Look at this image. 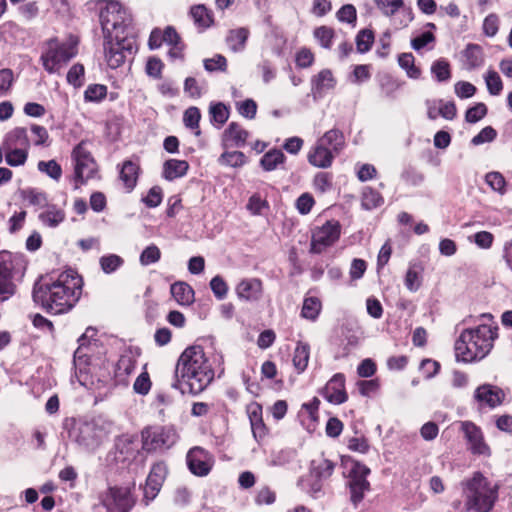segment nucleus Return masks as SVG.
Listing matches in <instances>:
<instances>
[{
    "instance_id": "41",
    "label": "nucleus",
    "mask_w": 512,
    "mask_h": 512,
    "mask_svg": "<svg viewBox=\"0 0 512 512\" xmlns=\"http://www.w3.org/2000/svg\"><path fill=\"white\" fill-rule=\"evenodd\" d=\"M28 157L25 148H8L5 154L6 163L12 167L24 165Z\"/></svg>"
},
{
    "instance_id": "8",
    "label": "nucleus",
    "mask_w": 512,
    "mask_h": 512,
    "mask_svg": "<svg viewBox=\"0 0 512 512\" xmlns=\"http://www.w3.org/2000/svg\"><path fill=\"white\" fill-rule=\"evenodd\" d=\"M99 17L103 31L122 29L124 32L132 24V16L122 2H106Z\"/></svg>"
},
{
    "instance_id": "20",
    "label": "nucleus",
    "mask_w": 512,
    "mask_h": 512,
    "mask_svg": "<svg viewBox=\"0 0 512 512\" xmlns=\"http://www.w3.org/2000/svg\"><path fill=\"white\" fill-rule=\"evenodd\" d=\"M335 155L337 154L333 153V150H330L329 147H324L317 142L308 154V161L315 167L328 168L331 166Z\"/></svg>"
},
{
    "instance_id": "9",
    "label": "nucleus",
    "mask_w": 512,
    "mask_h": 512,
    "mask_svg": "<svg viewBox=\"0 0 512 512\" xmlns=\"http://www.w3.org/2000/svg\"><path fill=\"white\" fill-rule=\"evenodd\" d=\"M74 161V179L79 184H84L87 180L94 177L97 172V164L90 151L85 147L84 142H80L72 151Z\"/></svg>"
},
{
    "instance_id": "11",
    "label": "nucleus",
    "mask_w": 512,
    "mask_h": 512,
    "mask_svg": "<svg viewBox=\"0 0 512 512\" xmlns=\"http://www.w3.org/2000/svg\"><path fill=\"white\" fill-rule=\"evenodd\" d=\"M370 469L359 462H355L349 472L348 487L350 490V500L354 507L364 499L365 493L370 490V483L367 476Z\"/></svg>"
},
{
    "instance_id": "35",
    "label": "nucleus",
    "mask_w": 512,
    "mask_h": 512,
    "mask_svg": "<svg viewBox=\"0 0 512 512\" xmlns=\"http://www.w3.org/2000/svg\"><path fill=\"white\" fill-rule=\"evenodd\" d=\"M285 158L286 157L281 150L273 149L262 156L260 165L265 171H273L279 164L284 162Z\"/></svg>"
},
{
    "instance_id": "12",
    "label": "nucleus",
    "mask_w": 512,
    "mask_h": 512,
    "mask_svg": "<svg viewBox=\"0 0 512 512\" xmlns=\"http://www.w3.org/2000/svg\"><path fill=\"white\" fill-rule=\"evenodd\" d=\"M341 227L337 221H327L312 232L310 252L320 254L332 246L340 237Z\"/></svg>"
},
{
    "instance_id": "24",
    "label": "nucleus",
    "mask_w": 512,
    "mask_h": 512,
    "mask_svg": "<svg viewBox=\"0 0 512 512\" xmlns=\"http://www.w3.org/2000/svg\"><path fill=\"white\" fill-rule=\"evenodd\" d=\"M170 292L179 305L189 306L194 302V290L185 282L172 284Z\"/></svg>"
},
{
    "instance_id": "63",
    "label": "nucleus",
    "mask_w": 512,
    "mask_h": 512,
    "mask_svg": "<svg viewBox=\"0 0 512 512\" xmlns=\"http://www.w3.org/2000/svg\"><path fill=\"white\" fill-rule=\"evenodd\" d=\"M143 202L149 208H155L162 202V190L159 186L152 187L146 197L143 198Z\"/></svg>"
},
{
    "instance_id": "33",
    "label": "nucleus",
    "mask_w": 512,
    "mask_h": 512,
    "mask_svg": "<svg viewBox=\"0 0 512 512\" xmlns=\"http://www.w3.org/2000/svg\"><path fill=\"white\" fill-rule=\"evenodd\" d=\"M310 347L306 343L298 342L293 355V365L298 373H302L308 365Z\"/></svg>"
},
{
    "instance_id": "39",
    "label": "nucleus",
    "mask_w": 512,
    "mask_h": 512,
    "mask_svg": "<svg viewBox=\"0 0 512 512\" xmlns=\"http://www.w3.org/2000/svg\"><path fill=\"white\" fill-rule=\"evenodd\" d=\"M382 203L383 198L378 191L369 187L363 190L361 204L364 209L372 210L380 206Z\"/></svg>"
},
{
    "instance_id": "15",
    "label": "nucleus",
    "mask_w": 512,
    "mask_h": 512,
    "mask_svg": "<svg viewBox=\"0 0 512 512\" xmlns=\"http://www.w3.org/2000/svg\"><path fill=\"white\" fill-rule=\"evenodd\" d=\"M166 474L167 468L164 463L158 462L152 466L144 487V499L146 500V504L157 496Z\"/></svg>"
},
{
    "instance_id": "40",
    "label": "nucleus",
    "mask_w": 512,
    "mask_h": 512,
    "mask_svg": "<svg viewBox=\"0 0 512 512\" xmlns=\"http://www.w3.org/2000/svg\"><path fill=\"white\" fill-rule=\"evenodd\" d=\"M219 163L222 165H227L233 168L242 167L245 165L247 159L243 152L241 151H231V152H224L219 157Z\"/></svg>"
},
{
    "instance_id": "64",
    "label": "nucleus",
    "mask_w": 512,
    "mask_h": 512,
    "mask_svg": "<svg viewBox=\"0 0 512 512\" xmlns=\"http://www.w3.org/2000/svg\"><path fill=\"white\" fill-rule=\"evenodd\" d=\"M474 243L481 249H489L493 245L494 236L488 231H480L473 235Z\"/></svg>"
},
{
    "instance_id": "36",
    "label": "nucleus",
    "mask_w": 512,
    "mask_h": 512,
    "mask_svg": "<svg viewBox=\"0 0 512 512\" xmlns=\"http://www.w3.org/2000/svg\"><path fill=\"white\" fill-rule=\"evenodd\" d=\"M104 49L105 58L110 68L116 69L125 62L127 56L124 55L123 52L119 51L117 47L113 46V44L107 42Z\"/></svg>"
},
{
    "instance_id": "58",
    "label": "nucleus",
    "mask_w": 512,
    "mask_h": 512,
    "mask_svg": "<svg viewBox=\"0 0 512 512\" xmlns=\"http://www.w3.org/2000/svg\"><path fill=\"white\" fill-rule=\"evenodd\" d=\"M201 119L200 111L197 107H189L183 116V121L186 127L190 129H197Z\"/></svg>"
},
{
    "instance_id": "47",
    "label": "nucleus",
    "mask_w": 512,
    "mask_h": 512,
    "mask_svg": "<svg viewBox=\"0 0 512 512\" xmlns=\"http://www.w3.org/2000/svg\"><path fill=\"white\" fill-rule=\"evenodd\" d=\"M160 257V249L155 244H151L142 251L139 257V261L141 265L148 266L158 262L160 260Z\"/></svg>"
},
{
    "instance_id": "51",
    "label": "nucleus",
    "mask_w": 512,
    "mask_h": 512,
    "mask_svg": "<svg viewBox=\"0 0 512 512\" xmlns=\"http://www.w3.org/2000/svg\"><path fill=\"white\" fill-rule=\"evenodd\" d=\"M32 142L35 146H47L49 134L44 126L32 124L30 127Z\"/></svg>"
},
{
    "instance_id": "49",
    "label": "nucleus",
    "mask_w": 512,
    "mask_h": 512,
    "mask_svg": "<svg viewBox=\"0 0 512 512\" xmlns=\"http://www.w3.org/2000/svg\"><path fill=\"white\" fill-rule=\"evenodd\" d=\"M485 82L491 95H499L501 93L503 84L499 74L496 71H488L485 76Z\"/></svg>"
},
{
    "instance_id": "1",
    "label": "nucleus",
    "mask_w": 512,
    "mask_h": 512,
    "mask_svg": "<svg viewBox=\"0 0 512 512\" xmlns=\"http://www.w3.org/2000/svg\"><path fill=\"white\" fill-rule=\"evenodd\" d=\"M82 279L74 270H67L51 282L36 283L33 300L48 313L58 315L69 311L79 300Z\"/></svg>"
},
{
    "instance_id": "59",
    "label": "nucleus",
    "mask_w": 512,
    "mask_h": 512,
    "mask_svg": "<svg viewBox=\"0 0 512 512\" xmlns=\"http://www.w3.org/2000/svg\"><path fill=\"white\" fill-rule=\"evenodd\" d=\"M136 367L135 360L130 356H121L117 362L116 369L119 376L131 374Z\"/></svg>"
},
{
    "instance_id": "4",
    "label": "nucleus",
    "mask_w": 512,
    "mask_h": 512,
    "mask_svg": "<svg viewBox=\"0 0 512 512\" xmlns=\"http://www.w3.org/2000/svg\"><path fill=\"white\" fill-rule=\"evenodd\" d=\"M461 488L466 512H490L498 499L499 486L478 471L464 479Z\"/></svg>"
},
{
    "instance_id": "60",
    "label": "nucleus",
    "mask_w": 512,
    "mask_h": 512,
    "mask_svg": "<svg viewBox=\"0 0 512 512\" xmlns=\"http://www.w3.org/2000/svg\"><path fill=\"white\" fill-rule=\"evenodd\" d=\"M133 389L140 395H146L151 389V380L147 372L141 373L133 384Z\"/></svg>"
},
{
    "instance_id": "5",
    "label": "nucleus",
    "mask_w": 512,
    "mask_h": 512,
    "mask_svg": "<svg viewBox=\"0 0 512 512\" xmlns=\"http://www.w3.org/2000/svg\"><path fill=\"white\" fill-rule=\"evenodd\" d=\"M69 438L81 449L94 452L107 439L110 424L101 417L72 419Z\"/></svg>"
},
{
    "instance_id": "54",
    "label": "nucleus",
    "mask_w": 512,
    "mask_h": 512,
    "mask_svg": "<svg viewBox=\"0 0 512 512\" xmlns=\"http://www.w3.org/2000/svg\"><path fill=\"white\" fill-rule=\"evenodd\" d=\"M204 68L208 72L225 71L227 68V60L224 56L217 54L213 58H208L203 61Z\"/></svg>"
},
{
    "instance_id": "10",
    "label": "nucleus",
    "mask_w": 512,
    "mask_h": 512,
    "mask_svg": "<svg viewBox=\"0 0 512 512\" xmlns=\"http://www.w3.org/2000/svg\"><path fill=\"white\" fill-rule=\"evenodd\" d=\"M106 512H130L134 506L130 490L126 487H109L99 495Z\"/></svg>"
},
{
    "instance_id": "3",
    "label": "nucleus",
    "mask_w": 512,
    "mask_h": 512,
    "mask_svg": "<svg viewBox=\"0 0 512 512\" xmlns=\"http://www.w3.org/2000/svg\"><path fill=\"white\" fill-rule=\"evenodd\" d=\"M497 336V327L489 325L465 329L455 342L457 360L472 362L483 359L493 348V342Z\"/></svg>"
},
{
    "instance_id": "44",
    "label": "nucleus",
    "mask_w": 512,
    "mask_h": 512,
    "mask_svg": "<svg viewBox=\"0 0 512 512\" xmlns=\"http://www.w3.org/2000/svg\"><path fill=\"white\" fill-rule=\"evenodd\" d=\"M113 46L117 47L119 51L123 52L126 56H131L136 51L135 39L128 35L120 37L115 36V41H109Z\"/></svg>"
},
{
    "instance_id": "50",
    "label": "nucleus",
    "mask_w": 512,
    "mask_h": 512,
    "mask_svg": "<svg viewBox=\"0 0 512 512\" xmlns=\"http://www.w3.org/2000/svg\"><path fill=\"white\" fill-rule=\"evenodd\" d=\"M465 56L470 68L479 67L482 62L481 48L475 44H469L465 50Z\"/></svg>"
},
{
    "instance_id": "32",
    "label": "nucleus",
    "mask_w": 512,
    "mask_h": 512,
    "mask_svg": "<svg viewBox=\"0 0 512 512\" xmlns=\"http://www.w3.org/2000/svg\"><path fill=\"white\" fill-rule=\"evenodd\" d=\"M190 14L194 23L202 29L208 28L213 23L212 14L203 4L195 5L191 8Z\"/></svg>"
},
{
    "instance_id": "23",
    "label": "nucleus",
    "mask_w": 512,
    "mask_h": 512,
    "mask_svg": "<svg viewBox=\"0 0 512 512\" xmlns=\"http://www.w3.org/2000/svg\"><path fill=\"white\" fill-rule=\"evenodd\" d=\"M189 169V164L185 160L169 159L163 164V177L168 181H173L183 177Z\"/></svg>"
},
{
    "instance_id": "21",
    "label": "nucleus",
    "mask_w": 512,
    "mask_h": 512,
    "mask_svg": "<svg viewBox=\"0 0 512 512\" xmlns=\"http://www.w3.org/2000/svg\"><path fill=\"white\" fill-rule=\"evenodd\" d=\"M336 80L333 77L331 70L323 69L312 79V92L314 97L322 96V94L330 89H333Z\"/></svg>"
},
{
    "instance_id": "16",
    "label": "nucleus",
    "mask_w": 512,
    "mask_h": 512,
    "mask_svg": "<svg viewBox=\"0 0 512 512\" xmlns=\"http://www.w3.org/2000/svg\"><path fill=\"white\" fill-rule=\"evenodd\" d=\"M323 397L332 404L339 405L347 401L345 391V377L341 373L335 374L322 390Z\"/></svg>"
},
{
    "instance_id": "56",
    "label": "nucleus",
    "mask_w": 512,
    "mask_h": 512,
    "mask_svg": "<svg viewBox=\"0 0 512 512\" xmlns=\"http://www.w3.org/2000/svg\"><path fill=\"white\" fill-rule=\"evenodd\" d=\"M210 288H211L212 292L214 293L215 297L219 300L224 299L228 292V286H227L226 282L219 275H216L215 277H213L211 279Z\"/></svg>"
},
{
    "instance_id": "62",
    "label": "nucleus",
    "mask_w": 512,
    "mask_h": 512,
    "mask_svg": "<svg viewBox=\"0 0 512 512\" xmlns=\"http://www.w3.org/2000/svg\"><path fill=\"white\" fill-rule=\"evenodd\" d=\"M405 286L411 291L415 292L420 287L419 271L415 266H410L405 276Z\"/></svg>"
},
{
    "instance_id": "46",
    "label": "nucleus",
    "mask_w": 512,
    "mask_h": 512,
    "mask_svg": "<svg viewBox=\"0 0 512 512\" xmlns=\"http://www.w3.org/2000/svg\"><path fill=\"white\" fill-rule=\"evenodd\" d=\"M38 170L45 173L50 178L58 181L62 175L61 166L55 160L39 161L37 164Z\"/></svg>"
},
{
    "instance_id": "25",
    "label": "nucleus",
    "mask_w": 512,
    "mask_h": 512,
    "mask_svg": "<svg viewBox=\"0 0 512 512\" xmlns=\"http://www.w3.org/2000/svg\"><path fill=\"white\" fill-rule=\"evenodd\" d=\"M139 170V166L130 160H127L123 163L119 178L123 182L128 192L132 191L136 186Z\"/></svg>"
},
{
    "instance_id": "26",
    "label": "nucleus",
    "mask_w": 512,
    "mask_h": 512,
    "mask_svg": "<svg viewBox=\"0 0 512 512\" xmlns=\"http://www.w3.org/2000/svg\"><path fill=\"white\" fill-rule=\"evenodd\" d=\"M317 142L324 147H329L336 154L342 150L345 144L343 133L338 129L327 131Z\"/></svg>"
},
{
    "instance_id": "2",
    "label": "nucleus",
    "mask_w": 512,
    "mask_h": 512,
    "mask_svg": "<svg viewBox=\"0 0 512 512\" xmlns=\"http://www.w3.org/2000/svg\"><path fill=\"white\" fill-rule=\"evenodd\" d=\"M173 388L197 395L214 379V370L201 346H190L180 355L175 368Z\"/></svg>"
},
{
    "instance_id": "53",
    "label": "nucleus",
    "mask_w": 512,
    "mask_h": 512,
    "mask_svg": "<svg viewBox=\"0 0 512 512\" xmlns=\"http://www.w3.org/2000/svg\"><path fill=\"white\" fill-rule=\"evenodd\" d=\"M84 66L80 63L74 64L67 73V81L74 87H80L83 84Z\"/></svg>"
},
{
    "instance_id": "42",
    "label": "nucleus",
    "mask_w": 512,
    "mask_h": 512,
    "mask_svg": "<svg viewBox=\"0 0 512 512\" xmlns=\"http://www.w3.org/2000/svg\"><path fill=\"white\" fill-rule=\"evenodd\" d=\"M123 263L124 260L116 254L104 255L99 259L100 267L105 274L115 272Z\"/></svg>"
},
{
    "instance_id": "28",
    "label": "nucleus",
    "mask_w": 512,
    "mask_h": 512,
    "mask_svg": "<svg viewBox=\"0 0 512 512\" xmlns=\"http://www.w3.org/2000/svg\"><path fill=\"white\" fill-rule=\"evenodd\" d=\"M65 219V212L56 206H48L47 209L39 214V220L47 227L55 228Z\"/></svg>"
},
{
    "instance_id": "29",
    "label": "nucleus",
    "mask_w": 512,
    "mask_h": 512,
    "mask_svg": "<svg viewBox=\"0 0 512 512\" xmlns=\"http://www.w3.org/2000/svg\"><path fill=\"white\" fill-rule=\"evenodd\" d=\"M164 43L171 46L169 55L173 58L180 57L184 45L177 31L172 26H167L164 31Z\"/></svg>"
},
{
    "instance_id": "34",
    "label": "nucleus",
    "mask_w": 512,
    "mask_h": 512,
    "mask_svg": "<svg viewBox=\"0 0 512 512\" xmlns=\"http://www.w3.org/2000/svg\"><path fill=\"white\" fill-rule=\"evenodd\" d=\"M335 469V463L329 459H315L311 462L312 473L319 479L329 478Z\"/></svg>"
},
{
    "instance_id": "14",
    "label": "nucleus",
    "mask_w": 512,
    "mask_h": 512,
    "mask_svg": "<svg viewBox=\"0 0 512 512\" xmlns=\"http://www.w3.org/2000/svg\"><path fill=\"white\" fill-rule=\"evenodd\" d=\"M187 465L196 476H206L213 465L212 456L201 447H194L187 454Z\"/></svg>"
},
{
    "instance_id": "22",
    "label": "nucleus",
    "mask_w": 512,
    "mask_h": 512,
    "mask_svg": "<svg viewBox=\"0 0 512 512\" xmlns=\"http://www.w3.org/2000/svg\"><path fill=\"white\" fill-rule=\"evenodd\" d=\"M247 137L248 132L236 122H231L223 133V141L235 147L244 146Z\"/></svg>"
},
{
    "instance_id": "43",
    "label": "nucleus",
    "mask_w": 512,
    "mask_h": 512,
    "mask_svg": "<svg viewBox=\"0 0 512 512\" xmlns=\"http://www.w3.org/2000/svg\"><path fill=\"white\" fill-rule=\"evenodd\" d=\"M431 73L437 81L446 82L451 78L450 65L447 60L439 59L431 66Z\"/></svg>"
},
{
    "instance_id": "38",
    "label": "nucleus",
    "mask_w": 512,
    "mask_h": 512,
    "mask_svg": "<svg viewBox=\"0 0 512 512\" xmlns=\"http://www.w3.org/2000/svg\"><path fill=\"white\" fill-rule=\"evenodd\" d=\"M399 66L404 69L408 77L418 79L421 71L414 65V56L411 53H402L398 57Z\"/></svg>"
},
{
    "instance_id": "30",
    "label": "nucleus",
    "mask_w": 512,
    "mask_h": 512,
    "mask_svg": "<svg viewBox=\"0 0 512 512\" xmlns=\"http://www.w3.org/2000/svg\"><path fill=\"white\" fill-rule=\"evenodd\" d=\"M6 143L7 148L19 147L28 149L30 146V141L28 138L27 129L23 127H16L8 133Z\"/></svg>"
},
{
    "instance_id": "13",
    "label": "nucleus",
    "mask_w": 512,
    "mask_h": 512,
    "mask_svg": "<svg viewBox=\"0 0 512 512\" xmlns=\"http://www.w3.org/2000/svg\"><path fill=\"white\" fill-rule=\"evenodd\" d=\"M461 431L468 442L469 449L476 455H490V448L484 441V436L480 427L471 421L461 422Z\"/></svg>"
},
{
    "instance_id": "27",
    "label": "nucleus",
    "mask_w": 512,
    "mask_h": 512,
    "mask_svg": "<svg viewBox=\"0 0 512 512\" xmlns=\"http://www.w3.org/2000/svg\"><path fill=\"white\" fill-rule=\"evenodd\" d=\"M248 37L249 30L247 28L233 29L229 31L226 43L233 52H240L244 50Z\"/></svg>"
},
{
    "instance_id": "55",
    "label": "nucleus",
    "mask_w": 512,
    "mask_h": 512,
    "mask_svg": "<svg viewBox=\"0 0 512 512\" xmlns=\"http://www.w3.org/2000/svg\"><path fill=\"white\" fill-rule=\"evenodd\" d=\"M486 183L496 192L505 193L506 181L499 172H490L485 177Z\"/></svg>"
},
{
    "instance_id": "31",
    "label": "nucleus",
    "mask_w": 512,
    "mask_h": 512,
    "mask_svg": "<svg viewBox=\"0 0 512 512\" xmlns=\"http://www.w3.org/2000/svg\"><path fill=\"white\" fill-rule=\"evenodd\" d=\"M322 309V303L317 297H305L301 309V317L309 321H316Z\"/></svg>"
},
{
    "instance_id": "37",
    "label": "nucleus",
    "mask_w": 512,
    "mask_h": 512,
    "mask_svg": "<svg viewBox=\"0 0 512 512\" xmlns=\"http://www.w3.org/2000/svg\"><path fill=\"white\" fill-rule=\"evenodd\" d=\"M314 38L324 49H331L335 36L334 30L328 26L317 27L313 32Z\"/></svg>"
},
{
    "instance_id": "61",
    "label": "nucleus",
    "mask_w": 512,
    "mask_h": 512,
    "mask_svg": "<svg viewBox=\"0 0 512 512\" xmlns=\"http://www.w3.org/2000/svg\"><path fill=\"white\" fill-rule=\"evenodd\" d=\"M14 75L11 69L0 70V96L6 95L12 87Z\"/></svg>"
},
{
    "instance_id": "45",
    "label": "nucleus",
    "mask_w": 512,
    "mask_h": 512,
    "mask_svg": "<svg viewBox=\"0 0 512 512\" xmlns=\"http://www.w3.org/2000/svg\"><path fill=\"white\" fill-rule=\"evenodd\" d=\"M209 114L211 116V121L219 127L222 126L229 118V110L223 103L212 104L209 108Z\"/></svg>"
},
{
    "instance_id": "18",
    "label": "nucleus",
    "mask_w": 512,
    "mask_h": 512,
    "mask_svg": "<svg viewBox=\"0 0 512 512\" xmlns=\"http://www.w3.org/2000/svg\"><path fill=\"white\" fill-rule=\"evenodd\" d=\"M238 298L246 301H256L262 294V282L259 279H243L236 286Z\"/></svg>"
},
{
    "instance_id": "19",
    "label": "nucleus",
    "mask_w": 512,
    "mask_h": 512,
    "mask_svg": "<svg viewBox=\"0 0 512 512\" xmlns=\"http://www.w3.org/2000/svg\"><path fill=\"white\" fill-rule=\"evenodd\" d=\"M4 258L5 255H0V296L3 299H7L14 294L15 285L12 282L13 265Z\"/></svg>"
},
{
    "instance_id": "6",
    "label": "nucleus",
    "mask_w": 512,
    "mask_h": 512,
    "mask_svg": "<svg viewBox=\"0 0 512 512\" xmlns=\"http://www.w3.org/2000/svg\"><path fill=\"white\" fill-rule=\"evenodd\" d=\"M77 53V38L71 36L64 42H60L57 38H51L44 44L40 61L45 71L49 74H59L61 69L65 67Z\"/></svg>"
},
{
    "instance_id": "52",
    "label": "nucleus",
    "mask_w": 512,
    "mask_h": 512,
    "mask_svg": "<svg viewBox=\"0 0 512 512\" xmlns=\"http://www.w3.org/2000/svg\"><path fill=\"white\" fill-rule=\"evenodd\" d=\"M107 95V87L101 84L89 85L85 91V100L87 101H101Z\"/></svg>"
},
{
    "instance_id": "48",
    "label": "nucleus",
    "mask_w": 512,
    "mask_h": 512,
    "mask_svg": "<svg viewBox=\"0 0 512 512\" xmlns=\"http://www.w3.org/2000/svg\"><path fill=\"white\" fill-rule=\"evenodd\" d=\"M374 42V35L371 30L363 29L356 36V47L359 53H366Z\"/></svg>"
},
{
    "instance_id": "17",
    "label": "nucleus",
    "mask_w": 512,
    "mask_h": 512,
    "mask_svg": "<svg viewBox=\"0 0 512 512\" xmlns=\"http://www.w3.org/2000/svg\"><path fill=\"white\" fill-rule=\"evenodd\" d=\"M505 393L498 386L483 384L479 386L474 393V399L481 405L495 408L504 401Z\"/></svg>"
},
{
    "instance_id": "57",
    "label": "nucleus",
    "mask_w": 512,
    "mask_h": 512,
    "mask_svg": "<svg viewBox=\"0 0 512 512\" xmlns=\"http://www.w3.org/2000/svg\"><path fill=\"white\" fill-rule=\"evenodd\" d=\"M487 114V107L484 103H477L466 111L465 119L469 123H476Z\"/></svg>"
},
{
    "instance_id": "7",
    "label": "nucleus",
    "mask_w": 512,
    "mask_h": 512,
    "mask_svg": "<svg viewBox=\"0 0 512 512\" xmlns=\"http://www.w3.org/2000/svg\"><path fill=\"white\" fill-rule=\"evenodd\" d=\"M142 449L148 453L163 451L173 446L177 440L174 429L164 426H149L141 431Z\"/></svg>"
}]
</instances>
